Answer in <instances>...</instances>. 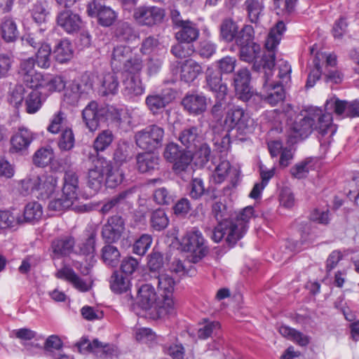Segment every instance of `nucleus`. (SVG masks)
<instances>
[{
  "instance_id": "obj_1",
  "label": "nucleus",
  "mask_w": 359,
  "mask_h": 359,
  "mask_svg": "<svg viewBox=\"0 0 359 359\" xmlns=\"http://www.w3.org/2000/svg\"><path fill=\"white\" fill-rule=\"evenodd\" d=\"M285 31V25L283 21L278 22L271 29L265 41L266 52L262 60L264 82L260 93L262 98L271 106L284 100L283 87L291 79L292 68L287 61L280 60L275 67L276 49Z\"/></svg>"
},
{
  "instance_id": "obj_2",
  "label": "nucleus",
  "mask_w": 359,
  "mask_h": 359,
  "mask_svg": "<svg viewBox=\"0 0 359 359\" xmlns=\"http://www.w3.org/2000/svg\"><path fill=\"white\" fill-rule=\"evenodd\" d=\"M253 217V208L245 207L234 217L219 222L213 231L212 239L215 242L219 243L225 237L226 243L230 245H234L246 233L250 220Z\"/></svg>"
},
{
  "instance_id": "obj_3",
  "label": "nucleus",
  "mask_w": 359,
  "mask_h": 359,
  "mask_svg": "<svg viewBox=\"0 0 359 359\" xmlns=\"http://www.w3.org/2000/svg\"><path fill=\"white\" fill-rule=\"evenodd\" d=\"M58 179L55 174L31 175L21 180L20 191L24 196L48 199L58 189Z\"/></svg>"
},
{
  "instance_id": "obj_4",
  "label": "nucleus",
  "mask_w": 359,
  "mask_h": 359,
  "mask_svg": "<svg viewBox=\"0 0 359 359\" xmlns=\"http://www.w3.org/2000/svg\"><path fill=\"white\" fill-rule=\"evenodd\" d=\"M224 125L228 130H236L240 135L251 133L255 128L254 119L238 106H233L227 111Z\"/></svg>"
},
{
  "instance_id": "obj_5",
  "label": "nucleus",
  "mask_w": 359,
  "mask_h": 359,
  "mask_svg": "<svg viewBox=\"0 0 359 359\" xmlns=\"http://www.w3.org/2000/svg\"><path fill=\"white\" fill-rule=\"evenodd\" d=\"M164 136V128L156 124H152L137 132L135 140L136 144L140 149L153 151L162 146Z\"/></svg>"
},
{
  "instance_id": "obj_6",
  "label": "nucleus",
  "mask_w": 359,
  "mask_h": 359,
  "mask_svg": "<svg viewBox=\"0 0 359 359\" xmlns=\"http://www.w3.org/2000/svg\"><path fill=\"white\" fill-rule=\"evenodd\" d=\"M180 245L183 251L193 254L191 262L194 263L198 262L207 252L205 239L197 229L187 232L181 240Z\"/></svg>"
},
{
  "instance_id": "obj_7",
  "label": "nucleus",
  "mask_w": 359,
  "mask_h": 359,
  "mask_svg": "<svg viewBox=\"0 0 359 359\" xmlns=\"http://www.w3.org/2000/svg\"><path fill=\"white\" fill-rule=\"evenodd\" d=\"M157 283L159 291L162 292L161 294L162 302L158 304L161 309L160 312L161 313H172L174 310L172 293L175 281L169 274L162 273L157 277Z\"/></svg>"
},
{
  "instance_id": "obj_8",
  "label": "nucleus",
  "mask_w": 359,
  "mask_h": 359,
  "mask_svg": "<svg viewBox=\"0 0 359 359\" xmlns=\"http://www.w3.org/2000/svg\"><path fill=\"white\" fill-rule=\"evenodd\" d=\"M36 135L29 128L22 126L18 128L11 137L9 151L11 154L25 156Z\"/></svg>"
},
{
  "instance_id": "obj_9",
  "label": "nucleus",
  "mask_w": 359,
  "mask_h": 359,
  "mask_svg": "<svg viewBox=\"0 0 359 359\" xmlns=\"http://www.w3.org/2000/svg\"><path fill=\"white\" fill-rule=\"evenodd\" d=\"M87 13L90 17L97 18L100 25L111 26L117 18V13L109 6L102 5V0H91L87 5Z\"/></svg>"
},
{
  "instance_id": "obj_10",
  "label": "nucleus",
  "mask_w": 359,
  "mask_h": 359,
  "mask_svg": "<svg viewBox=\"0 0 359 359\" xmlns=\"http://www.w3.org/2000/svg\"><path fill=\"white\" fill-rule=\"evenodd\" d=\"M109 170V162L97 156L93 160V166L88 170V185L95 191H99L104 182L105 172Z\"/></svg>"
},
{
  "instance_id": "obj_11",
  "label": "nucleus",
  "mask_w": 359,
  "mask_h": 359,
  "mask_svg": "<svg viewBox=\"0 0 359 359\" xmlns=\"http://www.w3.org/2000/svg\"><path fill=\"white\" fill-rule=\"evenodd\" d=\"M164 17V10L156 6H141L136 8L133 13L137 24L148 27L161 22Z\"/></svg>"
},
{
  "instance_id": "obj_12",
  "label": "nucleus",
  "mask_w": 359,
  "mask_h": 359,
  "mask_svg": "<svg viewBox=\"0 0 359 359\" xmlns=\"http://www.w3.org/2000/svg\"><path fill=\"white\" fill-rule=\"evenodd\" d=\"M320 118V115L319 116L318 114L307 112L304 117L297 118L291 128L290 142H296L298 138L307 137L313 130V122Z\"/></svg>"
},
{
  "instance_id": "obj_13",
  "label": "nucleus",
  "mask_w": 359,
  "mask_h": 359,
  "mask_svg": "<svg viewBox=\"0 0 359 359\" xmlns=\"http://www.w3.org/2000/svg\"><path fill=\"white\" fill-rule=\"evenodd\" d=\"M137 301L139 306L143 309L148 310L154 308L158 317H163L169 313H161L158 303L162 302V298H157L154 287L150 284L142 285L137 291Z\"/></svg>"
},
{
  "instance_id": "obj_14",
  "label": "nucleus",
  "mask_w": 359,
  "mask_h": 359,
  "mask_svg": "<svg viewBox=\"0 0 359 359\" xmlns=\"http://www.w3.org/2000/svg\"><path fill=\"white\" fill-rule=\"evenodd\" d=\"M325 61V69H332L337 65V57L332 54H326L317 52L313 59L314 69H312L309 74L306 86L307 88L313 87L316 81H318L322 74L320 62Z\"/></svg>"
},
{
  "instance_id": "obj_15",
  "label": "nucleus",
  "mask_w": 359,
  "mask_h": 359,
  "mask_svg": "<svg viewBox=\"0 0 359 359\" xmlns=\"http://www.w3.org/2000/svg\"><path fill=\"white\" fill-rule=\"evenodd\" d=\"M105 115V107H100L95 101L89 102L82 111L83 120L91 132L97 129L100 122L104 119Z\"/></svg>"
},
{
  "instance_id": "obj_16",
  "label": "nucleus",
  "mask_w": 359,
  "mask_h": 359,
  "mask_svg": "<svg viewBox=\"0 0 359 359\" xmlns=\"http://www.w3.org/2000/svg\"><path fill=\"white\" fill-rule=\"evenodd\" d=\"M125 231V223L119 215L110 217L102 226V236L106 243H115L118 241Z\"/></svg>"
},
{
  "instance_id": "obj_17",
  "label": "nucleus",
  "mask_w": 359,
  "mask_h": 359,
  "mask_svg": "<svg viewBox=\"0 0 359 359\" xmlns=\"http://www.w3.org/2000/svg\"><path fill=\"white\" fill-rule=\"evenodd\" d=\"M75 245L74 238L67 236L54 239L50 245V257L54 261L69 256L73 251Z\"/></svg>"
},
{
  "instance_id": "obj_18",
  "label": "nucleus",
  "mask_w": 359,
  "mask_h": 359,
  "mask_svg": "<svg viewBox=\"0 0 359 359\" xmlns=\"http://www.w3.org/2000/svg\"><path fill=\"white\" fill-rule=\"evenodd\" d=\"M57 24L68 34H74L80 30L82 20L79 15L70 10H65L58 13Z\"/></svg>"
},
{
  "instance_id": "obj_19",
  "label": "nucleus",
  "mask_w": 359,
  "mask_h": 359,
  "mask_svg": "<svg viewBox=\"0 0 359 359\" xmlns=\"http://www.w3.org/2000/svg\"><path fill=\"white\" fill-rule=\"evenodd\" d=\"M250 81V73L246 68L239 69L235 74L233 79L235 90L241 100L248 101L251 97Z\"/></svg>"
},
{
  "instance_id": "obj_20",
  "label": "nucleus",
  "mask_w": 359,
  "mask_h": 359,
  "mask_svg": "<svg viewBox=\"0 0 359 359\" xmlns=\"http://www.w3.org/2000/svg\"><path fill=\"white\" fill-rule=\"evenodd\" d=\"M307 113H314L320 115L319 119L315 120L313 123V130H317L320 134L324 135L330 133V135H333L336 131L334 126L332 125V116L330 113L324 112L318 108H312L307 111Z\"/></svg>"
},
{
  "instance_id": "obj_21",
  "label": "nucleus",
  "mask_w": 359,
  "mask_h": 359,
  "mask_svg": "<svg viewBox=\"0 0 359 359\" xmlns=\"http://www.w3.org/2000/svg\"><path fill=\"white\" fill-rule=\"evenodd\" d=\"M182 104L189 113L198 115L206 110L208 100L201 94H190L183 98Z\"/></svg>"
},
{
  "instance_id": "obj_22",
  "label": "nucleus",
  "mask_w": 359,
  "mask_h": 359,
  "mask_svg": "<svg viewBox=\"0 0 359 359\" xmlns=\"http://www.w3.org/2000/svg\"><path fill=\"white\" fill-rule=\"evenodd\" d=\"M205 79L210 90L216 93V98L225 99L227 87L226 84L222 82L220 73L211 67H208L205 72Z\"/></svg>"
},
{
  "instance_id": "obj_23",
  "label": "nucleus",
  "mask_w": 359,
  "mask_h": 359,
  "mask_svg": "<svg viewBox=\"0 0 359 359\" xmlns=\"http://www.w3.org/2000/svg\"><path fill=\"white\" fill-rule=\"evenodd\" d=\"M334 107L337 115H344L346 117H359V101L346 102L338 99H331L327 102Z\"/></svg>"
},
{
  "instance_id": "obj_24",
  "label": "nucleus",
  "mask_w": 359,
  "mask_h": 359,
  "mask_svg": "<svg viewBox=\"0 0 359 359\" xmlns=\"http://www.w3.org/2000/svg\"><path fill=\"white\" fill-rule=\"evenodd\" d=\"M106 119H111L118 127L128 128L132 125V117L129 111L124 108H118L114 106L105 107Z\"/></svg>"
},
{
  "instance_id": "obj_25",
  "label": "nucleus",
  "mask_w": 359,
  "mask_h": 359,
  "mask_svg": "<svg viewBox=\"0 0 359 359\" xmlns=\"http://www.w3.org/2000/svg\"><path fill=\"white\" fill-rule=\"evenodd\" d=\"M79 176L76 172L72 170H67L65 172L63 177L62 194L63 196H67L69 198L76 200L79 189Z\"/></svg>"
},
{
  "instance_id": "obj_26",
  "label": "nucleus",
  "mask_w": 359,
  "mask_h": 359,
  "mask_svg": "<svg viewBox=\"0 0 359 359\" xmlns=\"http://www.w3.org/2000/svg\"><path fill=\"white\" fill-rule=\"evenodd\" d=\"M55 276L69 282L75 288L81 292L88 291L90 287V285L79 278L72 269L67 266L59 269L56 272Z\"/></svg>"
},
{
  "instance_id": "obj_27",
  "label": "nucleus",
  "mask_w": 359,
  "mask_h": 359,
  "mask_svg": "<svg viewBox=\"0 0 359 359\" xmlns=\"http://www.w3.org/2000/svg\"><path fill=\"white\" fill-rule=\"evenodd\" d=\"M160 158L152 151L139 154L137 156V169L141 172H151L158 169Z\"/></svg>"
},
{
  "instance_id": "obj_28",
  "label": "nucleus",
  "mask_w": 359,
  "mask_h": 359,
  "mask_svg": "<svg viewBox=\"0 0 359 359\" xmlns=\"http://www.w3.org/2000/svg\"><path fill=\"white\" fill-rule=\"evenodd\" d=\"M0 33L5 42L13 43L16 41L20 33L14 19L9 16L3 18L0 23Z\"/></svg>"
},
{
  "instance_id": "obj_29",
  "label": "nucleus",
  "mask_w": 359,
  "mask_h": 359,
  "mask_svg": "<svg viewBox=\"0 0 359 359\" xmlns=\"http://www.w3.org/2000/svg\"><path fill=\"white\" fill-rule=\"evenodd\" d=\"M179 30L175 34L178 41L191 43L196 41L199 36V30L196 25L189 20L177 27Z\"/></svg>"
},
{
  "instance_id": "obj_30",
  "label": "nucleus",
  "mask_w": 359,
  "mask_h": 359,
  "mask_svg": "<svg viewBox=\"0 0 359 359\" xmlns=\"http://www.w3.org/2000/svg\"><path fill=\"white\" fill-rule=\"evenodd\" d=\"M203 72L201 66L195 60H185L180 67V78L182 81L190 83L194 81Z\"/></svg>"
},
{
  "instance_id": "obj_31",
  "label": "nucleus",
  "mask_w": 359,
  "mask_h": 359,
  "mask_svg": "<svg viewBox=\"0 0 359 359\" xmlns=\"http://www.w3.org/2000/svg\"><path fill=\"white\" fill-rule=\"evenodd\" d=\"M123 93L129 97L141 95L144 92V87L140 75H130L123 81Z\"/></svg>"
},
{
  "instance_id": "obj_32",
  "label": "nucleus",
  "mask_w": 359,
  "mask_h": 359,
  "mask_svg": "<svg viewBox=\"0 0 359 359\" xmlns=\"http://www.w3.org/2000/svg\"><path fill=\"white\" fill-rule=\"evenodd\" d=\"M109 286L112 292L121 294L130 290V280L118 271H114L109 278Z\"/></svg>"
},
{
  "instance_id": "obj_33",
  "label": "nucleus",
  "mask_w": 359,
  "mask_h": 359,
  "mask_svg": "<svg viewBox=\"0 0 359 359\" xmlns=\"http://www.w3.org/2000/svg\"><path fill=\"white\" fill-rule=\"evenodd\" d=\"M201 137L196 126L184 128L180 134L179 140L187 149H196Z\"/></svg>"
},
{
  "instance_id": "obj_34",
  "label": "nucleus",
  "mask_w": 359,
  "mask_h": 359,
  "mask_svg": "<svg viewBox=\"0 0 359 359\" xmlns=\"http://www.w3.org/2000/svg\"><path fill=\"white\" fill-rule=\"evenodd\" d=\"M279 332L283 337L301 346H306L310 343V337L309 336L290 327L282 325L279 327Z\"/></svg>"
},
{
  "instance_id": "obj_35",
  "label": "nucleus",
  "mask_w": 359,
  "mask_h": 359,
  "mask_svg": "<svg viewBox=\"0 0 359 359\" xmlns=\"http://www.w3.org/2000/svg\"><path fill=\"white\" fill-rule=\"evenodd\" d=\"M243 6L247 11L249 20L252 23H257L264 9L262 0H245Z\"/></svg>"
},
{
  "instance_id": "obj_36",
  "label": "nucleus",
  "mask_w": 359,
  "mask_h": 359,
  "mask_svg": "<svg viewBox=\"0 0 359 359\" xmlns=\"http://www.w3.org/2000/svg\"><path fill=\"white\" fill-rule=\"evenodd\" d=\"M169 102V99L163 94H149L145 99L146 106L153 114L160 112Z\"/></svg>"
},
{
  "instance_id": "obj_37",
  "label": "nucleus",
  "mask_w": 359,
  "mask_h": 359,
  "mask_svg": "<svg viewBox=\"0 0 359 359\" xmlns=\"http://www.w3.org/2000/svg\"><path fill=\"white\" fill-rule=\"evenodd\" d=\"M54 54L55 60L60 63H65L69 61L74 54L72 46L69 41L62 39L56 45Z\"/></svg>"
},
{
  "instance_id": "obj_38",
  "label": "nucleus",
  "mask_w": 359,
  "mask_h": 359,
  "mask_svg": "<svg viewBox=\"0 0 359 359\" xmlns=\"http://www.w3.org/2000/svg\"><path fill=\"white\" fill-rule=\"evenodd\" d=\"M131 49L127 46H116L114 48L111 63L112 67L118 69L130 57Z\"/></svg>"
},
{
  "instance_id": "obj_39",
  "label": "nucleus",
  "mask_w": 359,
  "mask_h": 359,
  "mask_svg": "<svg viewBox=\"0 0 359 359\" xmlns=\"http://www.w3.org/2000/svg\"><path fill=\"white\" fill-rule=\"evenodd\" d=\"M114 34L119 41L126 42L133 41L137 37V34L133 26L127 22H118Z\"/></svg>"
},
{
  "instance_id": "obj_40",
  "label": "nucleus",
  "mask_w": 359,
  "mask_h": 359,
  "mask_svg": "<svg viewBox=\"0 0 359 359\" xmlns=\"http://www.w3.org/2000/svg\"><path fill=\"white\" fill-rule=\"evenodd\" d=\"M118 90V77L114 73L106 74L102 81L100 93L102 95H115Z\"/></svg>"
},
{
  "instance_id": "obj_41",
  "label": "nucleus",
  "mask_w": 359,
  "mask_h": 359,
  "mask_svg": "<svg viewBox=\"0 0 359 359\" xmlns=\"http://www.w3.org/2000/svg\"><path fill=\"white\" fill-rule=\"evenodd\" d=\"M112 198L117 209L129 210L135 200V190L129 189L123 191L112 196Z\"/></svg>"
},
{
  "instance_id": "obj_42",
  "label": "nucleus",
  "mask_w": 359,
  "mask_h": 359,
  "mask_svg": "<svg viewBox=\"0 0 359 359\" xmlns=\"http://www.w3.org/2000/svg\"><path fill=\"white\" fill-rule=\"evenodd\" d=\"M193 160V154L190 151L182 152L176 161L172 163V169L177 175L183 172H191V163Z\"/></svg>"
},
{
  "instance_id": "obj_43",
  "label": "nucleus",
  "mask_w": 359,
  "mask_h": 359,
  "mask_svg": "<svg viewBox=\"0 0 359 359\" xmlns=\"http://www.w3.org/2000/svg\"><path fill=\"white\" fill-rule=\"evenodd\" d=\"M238 32L236 22L231 18L224 19L220 25V36L226 42H231Z\"/></svg>"
},
{
  "instance_id": "obj_44",
  "label": "nucleus",
  "mask_w": 359,
  "mask_h": 359,
  "mask_svg": "<svg viewBox=\"0 0 359 359\" xmlns=\"http://www.w3.org/2000/svg\"><path fill=\"white\" fill-rule=\"evenodd\" d=\"M101 252L102 259L106 265L113 267L118 264L121 254L116 247L107 244L102 247Z\"/></svg>"
},
{
  "instance_id": "obj_45",
  "label": "nucleus",
  "mask_w": 359,
  "mask_h": 359,
  "mask_svg": "<svg viewBox=\"0 0 359 359\" xmlns=\"http://www.w3.org/2000/svg\"><path fill=\"white\" fill-rule=\"evenodd\" d=\"M26 111L29 114L36 113L41 107L40 93L34 89L28 90L25 99Z\"/></svg>"
},
{
  "instance_id": "obj_46",
  "label": "nucleus",
  "mask_w": 359,
  "mask_h": 359,
  "mask_svg": "<svg viewBox=\"0 0 359 359\" xmlns=\"http://www.w3.org/2000/svg\"><path fill=\"white\" fill-rule=\"evenodd\" d=\"M313 165L311 158H306L292 166L290 169V173L294 178L303 179L307 177L310 170L313 169Z\"/></svg>"
},
{
  "instance_id": "obj_47",
  "label": "nucleus",
  "mask_w": 359,
  "mask_h": 359,
  "mask_svg": "<svg viewBox=\"0 0 359 359\" xmlns=\"http://www.w3.org/2000/svg\"><path fill=\"white\" fill-rule=\"evenodd\" d=\"M254 29L250 25H245L238 32L234 40L236 45L241 48L245 45L252 44L254 43Z\"/></svg>"
},
{
  "instance_id": "obj_48",
  "label": "nucleus",
  "mask_w": 359,
  "mask_h": 359,
  "mask_svg": "<svg viewBox=\"0 0 359 359\" xmlns=\"http://www.w3.org/2000/svg\"><path fill=\"white\" fill-rule=\"evenodd\" d=\"M54 158L51 147H43L38 149L33 156V163L39 167L46 166Z\"/></svg>"
},
{
  "instance_id": "obj_49",
  "label": "nucleus",
  "mask_w": 359,
  "mask_h": 359,
  "mask_svg": "<svg viewBox=\"0 0 359 359\" xmlns=\"http://www.w3.org/2000/svg\"><path fill=\"white\" fill-rule=\"evenodd\" d=\"M51 48L48 43H43L36 54L37 65L43 69H48L51 64Z\"/></svg>"
},
{
  "instance_id": "obj_50",
  "label": "nucleus",
  "mask_w": 359,
  "mask_h": 359,
  "mask_svg": "<svg viewBox=\"0 0 359 359\" xmlns=\"http://www.w3.org/2000/svg\"><path fill=\"white\" fill-rule=\"evenodd\" d=\"M239 48L241 59L248 62H252L259 57L261 52L260 46L255 42L252 44L245 45V46Z\"/></svg>"
},
{
  "instance_id": "obj_51",
  "label": "nucleus",
  "mask_w": 359,
  "mask_h": 359,
  "mask_svg": "<svg viewBox=\"0 0 359 359\" xmlns=\"http://www.w3.org/2000/svg\"><path fill=\"white\" fill-rule=\"evenodd\" d=\"M42 215V205L38 202H30L25 208L24 218L27 222L38 221L41 218Z\"/></svg>"
},
{
  "instance_id": "obj_52",
  "label": "nucleus",
  "mask_w": 359,
  "mask_h": 359,
  "mask_svg": "<svg viewBox=\"0 0 359 359\" xmlns=\"http://www.w3.org/2000/svg\"><path fill=\"white\" fill-rule=\"evenodd\" d=\"M27 92L28 90L22 85H16L10 91L8 96L9 103L15 108L20 107L23 100H25Z\"/></svg>"
},
{
  "instance_id": "obj_53",
  "label": "nucleus",
  "mask_w": 359,
  "mask_h": 359,
  "mask_svg": "<svg viewBox=\"0 0 359 359\" xmlns=\"http://www.w3.org/2000/svg\"><path fill=\"white\" fill-rule=\"evenodd\" d=\"M20 222L19 214L15 215L10 211H0V229L15 227Z\"/></svg>"
},
{
  "instance_id": "obj_54",
  "label": "nucleus",
  "mask_w": 359,
  "mask_h": 359,
  "mask_svg": "<svg viewBox=\"0 0 359 359\" xmlns=\"http://www.w3.org/2000/svg\"><path fill=\"white\" fill-rule=\"evenodd\" d=\"M114 139L113 133L109 130L102 131L94 141V149L96 151H104L107 148Z\"/></svg>"
},
{
  "instance_id": "obj_55",
  "label": "nucleus",
  "mask_w": 359,
  "mask_h": 359,
  "mask_svg": "<svg viewBox=\"0 0 359 359\" xmlns=\"http://www.w3.org/2000/svg\"><path fill=\"white\" fill-rule=\"evenodd\" d=\"M150 221L151 226L156 231L164 229L168 224V218L164 210L161 209L152 212Z\"/></svg>"
},
{
  "instance_id": "obj_56",
  "label": "nucleus",
  "mask_w": 359,
  "mask_h": 359,
  "mask_svg": "<svg viewBox=\"0 0 359 359\" xmlns=\"http://www.w3.org/2000/svg\"><path fill=\"white\" fill-rule=\"evenodd\" d=\"M211 150L210 147L205 144H201L193 155L195 163L199 166H203L210 160Z\"/></svg>"
},
{
  "instance_id": "obj_57",
  "label": "nucleus",
  "mask_w": 359,
  "mask_h": 359,
  "mask_svg": "<svg viewBox=\"0 0 359 359\" xmlns=\"http://www.w3.org/2000/svg\"><path fill=\"white\" fill-rule=\"evenodd\" d=\"M93 353L99 357H103L111 355L116 351V347L113 344L103 343L97 339L93 340Z\"/></svg>"
},
{
  "instance_id": "obj_58",
  "label": "nucleus",
  "mask_w": 359,
  "mask_h": 359,
  "mask_svg": "<svg viewBox=\"0 0 359 359\" xmlns=\"http://www.w3.org/2000/svg\"><path fill=\"white\" fill-rule=\"evenodd\" d=\"M171 52L176 57L184 58L193 53L194 46L190 43L180 41L172 47Z\"/></svg>"
},
{
  "instance_id": "obj_59",
  "label": "nucleus",
  "mask_w": 359,
  "mask_h": 359,
  "mask_svg": "<svg viewBox=\"0 0 359 359\" xmlns=\"http://www.w3.org/2000/svg\"><path fill=\"white\" fill-rule=\"evenodd\" d=\"M74 135L71 129H65L62 131L59 141L58 147L62 151H69L74 146Z\"/></svg>"
},
{
  "instance_id": "obj_60",
  "label": "nucleus",
  "mask_w": 359,
  "mask_h": 359,
  "mask_svg": "<svg viewBox=\"0 0 359 359\" xmlns=\"http://www.w3.org/2000/svg\"><path fill=\"white\" fill-rule=\"evenodd\" d=\"M79 249L80 254L93 257L95 250V234L91 233L87 239L80 243Z\"/></svg>"
},
{
  "instance_id": "obj_61",
  "label": "nucleus",
  "mask_w": 359,
  "mask_h": 359,
  "mask_svg": "<svg viewBox=\"0 0 359 359\" xmlns=\"http://www.w3.org/2000/svg\"><path fill=\"white\" fill-rule=\"evenodd\" d=\"M219 329L220 324L219 322H208L198 329V337L201 339H206L213 334H216Z\"/></svg>"
},
{
  "instance_id": "obj_62",
  "label": "nucleus",
  "mask_w": 359,
  "mask_h": 359,
  "mask_svg": "<svg viewBox=\"0 0 359 359\" xmlns=\"http://www.w3.org/2000/svg\"><path fill=\"white\" fill-rule=\"evenodd\" d=\"M151 243V236L148 234H143L135 243L133 245V252L139 255H144L150 248Z\"/></svg>"
},
{
  "instance_id": "obj_63",
  "label": "nucleus",
  "mask_w": 359,
  "mask_h": 359,
  "mask_svg": "<svg viewBox=\"0 0 359 359\" xmlns=\"http://www.w3.org/2000/svg\"><path fill=\"white\" fill-rule=\"evenodd\" d=\"M104 180L109 187L114 188L123 181V174L118 169H114L109 163V170L105 172Z\"/></svg>"
},
{
  "instance_id": "obj_64",
  "label": "nucleus",
  "mask_w": 359,
  "mask_h": 359,
  "mask_svg": "<svg viewBox=\"0 0 359 359\" xmlns=\"http://www.w3.org/2000/svg\"><path fill=\"white\" fill-rule=\"evenodd\" d=\"M231 165L228 161H222L215 168L212 177L216 183L222 182L226 177Z\"/></svg>"
}]
</instances>
